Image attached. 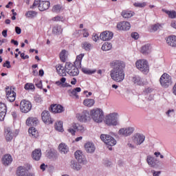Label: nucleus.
Wrapping results in <instances>:
<instances>
[{"mask_svg":"<svg viewBox=\"0 0 176 176\" xmlns=\"http://www.w3.org/2000/svg\"><path fill=\"white\" fill-rule=\"evenodd\" d=\"M50 112L53 113H61L64 111V107L60 104H52L50 107Z\"/></svg>","mask_w":176,"mask_h":176,"instance_id":"obj_17","label":"nucleus"},{"mask_svg":"<svg viewBox=\"0 0 176 176\" xmlns=\"http://www.w3.org/2000/svg\"><path fill=\"white\" fill-rule=\"evenodd\" d=\"M56 71L59 74L60 76H65L67 75V69L65 68V66L58 65L56 66Z\"/></svg>","mask_w":176,"mask_h":176,"instance_id":"obj_27","label":"nucleus"},{"mask_svg":"<svg viewBox=\"0 0 176 176\" xmlns=\"http://www.w3.org/2000/svg\"><path fill=\"white\" fill-rule=\"evenodd\" d=\"M3 67L5 68H11L10 62L9 60H6V63L3 65Z\"/></svg>","mask_w":176,"mask_h":176,"instance_id":"obj_57","label":"nucleus"},{"mask_svg":"<svg viewBox=\"0 0 176 176\" xmlns=\"http://www.w3.org/2000/svg\"><path fill=\"white\" fill-rule=\"evenodd\" d=\"M131 36L133 38V39L137 40L140 38V34H138V32H133V33H131Z\"/></svg>","mask_w":176,"mask_h":176,"instance_id":"obj_56","label":"nucleus"},{"mask_svg":"<svg viewBox=\"0 0 176 176\" xmlns=\"http://www.w3.org/2000/svg\"><path fill=\"white\" fill-rule=\"evenodd\" d=\"M65 53H67V51L65 50H63L60 53V59L63 63H65Z\"/></svg>","mask_w":176,"mask_h":176,"instance_id":"obj_45","label":"nucleus"},{"mask_svg":"<svg viewBox=\"0 0 176 176\" xmlns=\"http://www.w3.org/2000/svg\"><path fill=\"white\" fill-rule=\"evenodd\" d=\"M38 122L39 121H38V118H28L26 120L27 126H29L30 127H35V126H36Z\"/></svg>","mask_w":176,"mask_h":176,"instance_id":"obj_22","label":"nucleus"},{"mask_svg":"<svg viewBox=\"0 0 176 176\" xmlns=\"http://www.w3.org/2000/svg\"><path fill=\"white\" fill-rule=\"evenodd\" d=\"M82 48L84 49V50H86V52H90V49H91V44L87 41L83 42L82 43Z\"/></svg>","mask_w":176,"mask_h":176,"instance_id":"obj_40","label":"nucleus"},{"mask_svg":"<svg viewBox=\"0 0 176 176\" xmlns=\"http://www.w3.org/2000/svg\"><path fill=\"white\" fill-rule=\"evenodd\" d=\"M29 134L31 137H33V138H38V137H39L38 131H36L34 126H32L29 129Z\"/></svg>","mask_w":176,"mask_h":176,"instance_id":"obj_33","label":"nucleus"},{"mask_svg":"<svg viewBox=\"0 0 176 176\" xmlns=\"http://www.w3.org/2000/svg\"><path fill=\"white\" fill-rule=\"evenodd\" d=\"M85 148L87 153H94V151H96V146H94V144L90 142H88L85 144Z\"/></svg>","mask_w":176,"mask_h":176,"instance_id":"obj_20","label":"nucleus"},{"mask_svg":"<svg viewBox=\"0 0 176 176\" xmlns=\"http://www.w3.org/2000/svg\"><path fill=\"white\" fill-rule=\"evenodd\" d=\"M160 82L162 85V87H165L167 89L168 86H171L173 85V80H171V76L170 75L164 73L160 78Z\"/></svg>","mask_w":176,"mask_h":176,"instance_id":"obj_5","label":"nucleus"},{"mask_svg":"<svg viewBox=\"0 0 176 176\" xmlns=\"http://www.w3.org/2000/svg\"><path fill=\"white\" fill-rule=\"evenodd\" d=\"M162 12H164L166 14H168L170 19H175L176 17L175 11H168V10H166V9H162Z\"/></svg>","mask_w":176,"mask_h":176,"instance_id":"obj_39","label":"nucleus"},{"mask_svg":"<svg viewBox=\"0 0 176 176\" xmlns=\"http://www.w3.org/2000/svg\"><path fill=\"white\" fill-rule=\"evenodd\" d=\"M113 38V33L109 31H104L100 34L101 41H111Z\"/></svg>","mask_w":176,"mask_h":176,"instance_id":"obj_16","label":"nucleus"},{"mask_svg":"<svg viewBox=\"0 0 176 176\" xmlns=\"http://www.w3.org/2000/svg\"><path fill=\"white\" fill-rule=\"evenodd\" d=\"M36 86L38 89H42V81H39L38 82L36 83Z\"/></svg>","mask_w":176,"mask_h":176,"instance_id":"obj_62","label":"nucleus"},{"mask_svg":"<svg viewBox=\"0 0 176 176\" xmlns=\"http://www.w3.org/2000/svg\"><path fill=\"white\" fill-rule=\"evenodd\" d=\"M32 104L28 100H22L20 103V109L23 113H27L31 111Z\"/></svg>","mask_w":176,"mask_h":176,"instance_id":"obj_8","label":"nucleus"},{"mask_svg":"<svg viewBox=\"0 0 176 176\" xmlns=\"http://www.w3.org/2000/svg\"><path fill=\"white\" fill-rule=\"evenodd\" d=\"M118 116V113H110L106 116L104 123L107 126H118L119 124Z\"/></svg>","mask_w":176,"mask_h":176,"instance_id":"obj_3","label":"nucleus"},{"mask_svg":"<svg viewBox=\"0 0 176 176\" xmlns=\"http://www.w3.org/2000/svg\"><path fill=\"white\" fill-rule=\"evenodd\" d=\"M133 82L138 85V86H144V82H142V79L140 76H135L133 78Z\"/></svg>","mask_w":176,"mask_h":176,"instance_id":"obj_36","label":"nucleus"},{"mask_svg":"<svg viewBox=\"0 0 176 176\" xmlns=\"http://www.w3.org/2000/svg\"><path fill=\"white\" fill-rule=\"evenodd\" d=\"M74 156L78 163H80V164H86L87 163L86 158H85V155H83V153H82V151H76L74 153Z\"/></svg>","mask_w":176,"mask_h":176,"instance_id":"obj_15","label":"nucleus"},{"mask_svg":"<svg viewBox=\"0 0 176 176\" xmlns=\"http://www.w3.org/2000/svg\"><path fill=\"white\" fill-rule=\"evenodd\" d=\"M100 140L109 146H114V145H116V140L111 135L102 134L100 135Z\"/></svg>","mask_w":176,"mask_h":176,"instance_id":"obj_6","label":"nucleus"},{"mask_svg":"<svg viewBox=\"0 0 176 176\" xmlns=\"http://www.w3.org/2000/svg\"><path fill=\"white\" fill-rule=\"evenodd\" d=\"M92 39H93V41H94V42H97V41H98L100 39V37H99L98 34H94V36H92Z\"/></svg>","mask_w":176,"mask_h":176,"instance_id":"obj_59","label":"nucleus"},{"mask_svg":"<svg viewBox=\"0 0 176 176\" xmlns=\"http://www.w3.org/2000/svg\"><path fill=\"white\" fill-rule=\"evenodd\" d=\"M37 13L35 11H28L25 13L26 17L32 19L34 16H36Z\"/></svg>","mask_w":176,"mask_h":176,"instance_id":"obj_44","label":"nucleus"},{"mask_svg":"<svg viewBox=\"0 0 176 176\" xmlns=\"http://www.w3.org/2000/svg\"><path fill=\"white\" fill-rule=\"evenodd\" d=\"M48 157L49 159H52V160H56L57 157H58V156L57 155V153L54 152V151H50L48 153Z\"/></svg>","mask_w":176,"mask_h":176,"instance_id":"obj_43","label":"nucleus"},{"mask_svg":"<svg viewBox=\"0 0 176 176\" xmlns=\"http://www.w3.org/2000/svg\"><path fill=\"white\" fill-rule=\"evenodd\" d=\"M146 162L150 167H155L157 164V160L151 155L147 156Z\"/></svg>","mask_w":176,"mask_h":176,"instance_id":"obj_26","label":"nucleus"},{"mask_svg":"<svg viewBox=\"0 0 176 176\" xmlns=\"http://www.w3.org/2000/svg\"><path fill=\"white\" fill-rule=\"evenodd\" d=\"M144 92L146 93V94H148L149 93H152V89H151L150 87L146 88L144 90Z\"/></svg>","mask_w":176,"mask_h":176,"instance_id":"obj_61","label":"nucleus"},{"mask_svg":"<svg viewBox=\"0 0 176 176\" xmlns=\"http://www.w3.org/2000/svg\"><path fill=\"white\" fill-rule=\"evenodd\" d=\"M121 14L124 19H130L134 16V12L129 10H123Z\"/></svg>","mask_w":176,"mask_h":176,"instance_id":"obj_34","label":"nucleus"},{"mask_svg":"<svg viewBox=\"0 0 176 176\" xmlns=\"http://www.w3.org/2000/svg\"><path fill=\"white\" fill-rule=\"evenodd\" d=\"M136 68L141 71L142 72H148L149 71V65H148V61L146 60H139L135 63Z\"/></svg>","mask_w":176,"mask_h":176,"instance_id":"obj_7","label":"nucleus"},{"mask_svg":"<svg viewBox=\"0 0 176 176\" xmlns=\"http://www.w3.org/2000/svg\"><path fill=\"white\" fill-rule=\"evenodd\" d=\"M133 141L136 145H141L145 141V135L141 133H135L133 136Z\"/></svg>","mask_w":176,"mask_h":176,"instance_id":"obj_14","label":"nucleus"},{"mask_svg":"<svg viewBox=\"0 0 176 176\" xmlns=\"http://www.w3.org/2000/svg\"><path fill=\"white\" fill-rule=\"evenodd\" d=\"M133 6H135V8H145L146 6V3H134Z\"/></svg>","mask_w":176,"mask_h":176,"instance_id":"obj_50","label":"nucleus"},{"mask_svg":"<svg viewBox=\"0 0 176 176\" xmlns=\"http://www.w3.org/2000/svg\"><path fill=\"white\" fill-rule=\"evenodd\" d=\"M2 35L4 36V38H6L8 36V30H4L2 31Z\"/></svg>","mask_w":176,"mask_h":176,"instance_id":"obj_63","label":"nucleus"},{"mask_svg":"<svg viewBox=\"0 0 176 176\" xmlns=\"http://www.w3.org/2000/svg\"><path fill=\"white\" fill-rule=\"evenodd\" d=\"M81 71L84 73V74H87V75H90V74H94V72H91L89 69H87V68H85V67H82L81 69Z\"/></svg>","mask_w":176,"mask_h":176,"instance_id":"obj_51","label":"nucleus"},{"mask_svg":"<svg viewBox=\"0 0 176 176\" xmlns=\"http://www.w3.org/2000/svg\"><path fill=\"white\" fill-rule=\"evenodd\" d=\"M175 114V110L174 109H169L166 111V115L170 118Z\"/></svg>","mask_w":176,"mask_h":176,"instance_id":"obj_49","label":"nucleus"},{"mask_svg":"<svg viewBox=\"0 0 176 176\" xmlns=\"http://www.w3.org/2000/svg\"><path fill=\"white\" fill-rule=\"evenodd\" d=\"M96 102L94 100V99H85L83 101V104L84 105H85V107H93V105H94V103Z\"/></svg>","mask_w":176,"mask_h":176,"instance_id":"obj_37","label":"nucleus"},{"mask_svg":"<svg viewBox=\"0 0 176 176\" xmlns=\"http://www.w3.org/2000/svg\"><path fill=\"white\" fill-rule=\"evenodd\" d=\"M50 7V2L49 1H43L41 0L40 2V5L38 6V10L40 12H45V10H47Z\"/></svg>","mask_w":176,"mask_h":176,"instance_id":"obj_19","label":"nucleus"},{"mask_svg":"<svg viewBox=\"0 0 176 176\" xmlns=\"http://www.w3.org/2000/svg\"><path fill=\"white\" fill-rule=\"evenodd\" d=\"M141 53L142 54H149L151 53V45L147 44L142 47Z\"/></svg>","mask_w":176,"mask_h":176,"instance_id":"obj_35","label":"nucleus"},{"mask_svg":"<svg viewBox=\"0 0 176 176\" xmlns=\"http://www.w3.org/2000/svg\"><path fill=\"white\" fill-rule=\"evenodd\" d=\"M6 141H12L13 140V133L10 128H7L5 130Z\"/></svg>","mask_w":176,"mask_h":176,"instance_id":"obj_30","label":"nucleus"},{"mask_svg":"<svg viewBox=\"0 0 176 176\" xmlns=\"http://www.w3.org/2000/svg\"><path fill=\"white\" fill-rule=\"evenodd\" d=\"M170 25L171 27H173V28H175L176 30V21H172Z\"/></svg>","mask_w":176,"mask_h":176,"instance_id":"obj_64","label":"nucleus"},{"mask_svg":"<svg viewBox=\"0 0 176 176\" xmlns=\"http://www.w3.org/2000/svg\"><path fill=\"white\" fill-rule=\"evenodd\" d=\"M34 101L38 103L42 102V97H41L39 95L34 96Z\"/></svg>","mask_w":176,"mask_h":176,"instance_id":"obj_55","label":"nucleus"},{"mask_svg":"<svg viewBox=\"0 0 176 176\" xmlns=\"http://www.w3.org/2000/svg\"><path fill=\"white\" fill-rule=\"evenodd\" d=\"M5 116H6V111H0V121L3 122L5 120Z\"/></svg>","mask_w":176,"mask_h":176,"instance_id":"obj_54","label":"nucleus"},{"mask_svg":"<svg viewBox=\"0 0 176 176\" xmlns=\"http://www.w3.org/2000/svg\"><path fill=\"white\" fill-rule=\"evenodd\" d=\"M117 28L122 31H129L131 28V25L127 21H122L117 25Z\"/></svg>","mask_w":176,"mask_h":176,"instance_id":"obj_18","label":"nucleus"},{"mask_svg":"<svg viewBox=\"0 0 176 176\" xmlns=\"http://www.w3.org/2000/svg\"><path fill=\"white\" fill-rule=\"evenodd\" d=\"M91 118L96 123H102L104 120V111L101 109L91 110Z\"/></svg>","mask_w":176,"mask_h":176,"instance_id":"obj_2","label":"nucleus"},{"mask_svg":"<svg viewBox=\"0 0 176 176\" xmlns=\"http://www.w3.org/2000/svg\"><path fill=\"white\" fill-rule=\"evenodd\" d=\"M110 65L112 69L110 72V76L114 82H123L124 80V68L126 63L123 60H113Z\"/></svg>","mask_w":176,"mask_h":176,"instance_id":"obj_1","label":"nucleus"},{"mask_svg":"<svg viewBox=\"0 0 176 176\" xmlns=\"http://www.w3.org/2000/svg\"><path fill=\"white\" fill-rule=\"evenodd\" d=\"M160 27H162V25H160V24H159V23H157V24L153 25L151 27V30H153V31H154V32H156L159 30V28H160Z\"/></svg>","mask_w":176,"mask_h":176,"instance_id":"obj_53","label":"nucleus"},{"mask_svg":"<svg viewBox=\"0 0 176 176\" xmlns=\"http://www.w3.org/2000/svg\"><path fill=\"white\" fill-rule=\"evenodd\" d=\"M85 57V54H80V55L77 56L76 61L74 62V67L76 68H82V58Z\"/></svg>","mask_w":176,"mask_h":176,"instance_id":"obj_24","label":"nucleus"},{"mask_svg":"<svg viewBox=\"0 0 176 176\" xmlns=\"http://www.w3.org/2000/svg\"><path fill=\"white\" fill-rule=\"evenodd\" d=\"M1 162L4 166H9L13 162V159L12 158V155L9 154H6L3 156L1 159Z\"/></svg>","mask_w":176,"mask_h":176,"instance_id":"obj_21","label":"nucleus"},{"mask_svg":"<svg viewBox=\"0 0 176 176\" xmlns=\"http://www.w3.org/2000/svg\"><path fill=\"white\" fill-rule=\"evenodd\" d=\"M41 119L45 124H52L53 123L52 116H50V112H49V111L45 110L42 112Z\"/></svg>","mask_w":176,"mask_h":176,"instance_id":"obj_11","label":"nucleus"},{"mask_svg":"<svg viewBox=\"0 0 176 176\" xmlns=\"http://www.w3.org/2000/svg\"><path fill=\"white\" fill-rule=\"evenodd\" d=\"M42 0H34L33 5L30 6V9H35L37 6H39L41 5V1Z\"/></svg>","mask_w":176,"mask_h":176,"instance_id":"obj_46","label":"nucleus"},{"mask_svg":"<svg viewBox=\"0 0 176 176\" xmlns=\"http://www.w3.org/2000/svg\"><path fill=\"white\" fill-rule=\"evenodd\" d=\"M55 129L57 131L63 132L64 131V129L63 128V122L59 121L55 124Z\"/></svg>","mask_w":176,"mask_h":176,"instance_id":"obj_41","label":"nucleus"},{"mask_svg":"<svg viewBox=\"0 0 176 176\" xmlns=\"http://www.w3.org/2000/svg\"><path fill=\"white\" fill-rule=\"evenodd\" d=\"M0 112H7L6 104L0 102Z\"/></svg>","mask_w":176,"mask_h":176,"instance_id":"obj_48","label":"nucleus"},{"mask_svg":"<svg viewBox=\"0 0 176 176\" xmlns=\"http://www.w3.org/2000/svg\"><path fill=\"white\" fill-rule=\"evenodd\" d=\"M65 69L68 75L70 76H78L79 75V69L76 66H74V64L67 62L65 64Z\"/></svg>","mask_w":176,"mask_h":176,"instance_id":"obj_4","label":"nucleus"},{"mask_svg":"<svg viewBox=\"0 0 176 176\" xmlns=\"http://www.w3.org/2000/svg\"><path fill=\"white\" fill-rule=\"evenodd\" d=\"M6 97L10 102H13L16 100V92L12 90V88L7 87L6 88Z\"/></svg>","mask_w":176,"mask_h":176,"instance_id":"obj_12","label":"nucleus"},{"mask_svg":"<svg viewBox=\"0 0 176 176\" xmlns=\"http://www.w3.org/2000/svg\"><path fill=\"white\" fill-rule=\"evenodd\" d=\"M15 32L18 35H20V34H21V28H20V27H19V26L15 27Z\"/></svg>","mask_w":176,"mask_h":176,"instance_id":"obj_60","label":"nucleus"},{"mask_svg":"<svg viewBox=\"0 0 176 176\" xmlns=\"http://www.w3.org/2000/svg\"><path fill=\"white\" fill-rule=\"evenodd\" d=\"M133 133H134V128L131 126L120 129L118 131V134L124 137H129V135H131Z\"/></svg>","mask_w":176,"mask_h":176,"instance_id":"obj_13","label":"nucleus"},{"mask_svg":"<svg viewBox=\"0 0 176 176\" xmlns=\"http://www.w3.org/2000/svg\"><path fill=\"white\" fill-rule=\"evenodd\" d=\"M52 34L54 35H61L63 34V28L60 25H56L52 28Z\"/></svg>","mask_w":176,"mask_h":176,"instance_id":"obj_28","label":"nucleus"},{"mask_svg":"<svg viewBox=\"0 0 176 176\" xmlns=\"http://www.w3.org/2000/svg\"><path fill=\"white\" fill-rule=\"evenodd\" d=\"M166 43L172 47H176V36H170L166 38Z\"/></svg>","mask_w":176,"mask_h":176,"instance_id":"obj_25","label":"nucleus"},{"mask_svg":"<svg viewBox=\"0 0 176 176\" xmlns=\"http://www.w3.org/2000/svg\"><path fill=\"white\" fill-rule=\"evenodd\" d=\"M53 21H63V17L56 16L52 19Z\"/></svg>","mask_w":176,"mask_h":176,"instance_id":"obj_58","label":"nucleus"},{"mask_svg":"<svg viewBox=\"0 0 176 176\" xmlns=\"http://www.w3.org/2000/svg\"><path fill=\"white\" fill-rule=\"evenodd\" d=\"M70 167L73 170H76V171H79L82 168V165L78 162L72 160L71 161Z\"/></svg>","mask_w":176,"mask_h":176,"instance_id":"obj_29","label":"nucleus"},{"mask_svg":"<svg viewBox=\"0 0 176 176\" xmlns=\"http://www.w3.org/2000/svg\"><path fill=\"white\" fill-rule=\"evenodd\" d=\"M67 131L71 133L72 135H75V133L76 131H80V133H83L85 131V127L79 124H72L71 128L67 129Z\"/></svg>","mask_w":176,"mask_h":176,"instance_id":"obj_9","label":"nucleus"},{"mask_svg":"<svg viewBox=\"0 0 176 176\" xmlns=\"http://www.w3.org/2000/svg\"><path fill=\"white\" fill-rule=\"evenodd\" d=\"M27 170L25 167L19 166L16 170L17 176H27Z\"/></svg>","mask_w":176,"mask_h":176,"instance_id":"obj_32","label":"nucleus"},{"mask_svg":"<svg viewBox=\"0 0 176 176\" xmlns=\"http://www.w3.org/2000/svg\"><path fill=\"white\" fill-rule=\"evenodd\" d=\"M77 116L80 122H87L91 119V111L89 113L88 111L85 110L81 114L77 115Z\"/></svg>","mask_w":176,"mask_h":176,"instance_id":"obj_10","label":"nucleus"},{"mask_svg":"<svg viewBox=\"0 0 176 176\" xmlns=\"http://www.w3.org/2000/svg\"><path fill=\"white\" fill-rule=\"evenodd\" d=\"M61 9H63V6L61 5H55L52 8L53 13H60L61 12Z\"/></svg>","mask_w":176,"mask_h":176,"instance_id":"obj_42","label":"nucleus"},{"mask_svg":"<svg viewBox=\"0 0 176 176\" xmlns=\"http://www.w3.org/2000/svg\"><path fill=\"white\" fill-rule=\"evenodd\" d=\"M68 93L69 94L70 97H76V98H79L78 94L73 89L72 91L69 90Z\"/></svg>","mask_w":176,"mask_h":176,"instance_id":"obj_47","label":"nucleus"},{"mask_svg":"<svg viewBox=\"0 0 176 176\" xmlns=\"http://www.w3.org/2000/svg\"><path fill=\"white\" fill-rule=\"evenodd\" d=\"M32 156V159H34V160H36V162L41 160V157H42V152L41 149L38 148L33 151Z\"/></svg>","mask_w":176,"mask_h":176,"instance_id":"obj_23","label":"nucleus"},{"mask_svg":"<svg viewBox=\"0 0 176 176\" xmlns=\"http://www.w3.org/2000/svg\"><path fill=\"white\" fill-rule=\"evenodd\" d=\"M101 49L104 52H108V50H111L112 49V44H111V43L106 42L102 45Z\"/></svg>","mask_w":176,"mask_h":176,"instance_id":"obj_38","label":"nucleus"},{"mask_svg":"<svg viewBox=\"0 0 176 176\" xmlns=\"http://www.w3.org/2000/svg\"><path fill=\"white\" fill-rule=\"evenodd\" d=\"M58 148L60 152H61V153H63L64 155L69 152V148H68V146H67V144L64 143H61L60 144H59Z\"/></svg>","mask_w":176,"mask_h":176,"instance_id":"obj_31","label":"nucleus"},{"mask_svg":"<svg viewBox=\"0 0 176 176\" xmlns=\"http://www.w3.org/2000/svg\"><path fill=\"white\" fill-rule=\"evenodd\" d=\"M56 85H57V86H63V87H72V85H69L67 83H66L65 85L63 84L61 82V81H56Z\"/></svg>","mask_w":176,"mask_h":176,"instance_id":"obj_52","label":"nucleus"}]
</instances>
